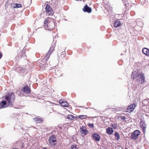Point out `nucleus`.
Listing matches in <instances>:
<instances>
[{"label":"nucleus","instance_id":"nucleus-1","mask_svg":"<svg viewBox=\"0 0 149 149\" xmlns=\"http://www.w3.org/2000/svg\"><path fill=\"white\" fill-rule=\"evenodd\" d=\"M5 99V100L2 101L0 103L1 106L0 109L13 105L15 100V96L14 93H11L8 95H6Z\"/></svg>","mask_w":149,"mask_h":149},{"label":"nucleus","instance_id":"nucleus-2","mask_svg":"<svg viewBox=\"0 0 149 149\" xmlns=\"http://www.w3.org/2000/svg\"><path fill=\"white\" fill-rule=\"evenodd\" d=\"M56 22L54 19L50 17H48L44 22V26L46 30L50 31L54 29Z\"/></svg>","mask_w":149,"mask_h":149},{"label":"nucleus","instance_id":"nucleus-3","mask_svg":"<svg viewBox=\"0 0 149 149\" xmlns=\"http://www.w3.org/2000/svg\"><path fill=\"white\" fill-rule=\"evenodd\" d=\"M49 143L51 146L55 145L57 143L56 137L54 135H52L49 139Z\"/></svg>","mask_w":149,"mask_h":149},{"label":"nucleus","instance_id":"nucleus-4","mask_svg":"<svg viewBox=\"0 0 149 149\" xmlns=\"http://www.w3.org/2000/svg\"><path fill=\"white\" fill-rule=\"evenodd\" d=\"M140 134V131L139 130H135L131 134V139L134 140L137 139Z\"/></svg>","mask_w":149,"mask_h":149},{"label":"nucleus","instance_id":"nucleus-5","mask_svg":"<svg viewBox=\"0 0 149 149\" xmlns=\"http://www.w3.org/2000/svg\"><path fill=\"white\" fill-rule=\"evenodd\" d=\"M144 74L143 73H139L138 77L136 79L137 81L141 84H142L144 82L145 77H144Z\"/></svg>","mask_w":149,"mask_h":149},{"label":"nucleus","instance_id":"nucleus-6","mask_svg":"<svg viewBox=\"0 0 149 149\" xmlns=\"http://www.w3.org/2000/svg\"><path fill=\"white\" fill-rule=\"evenodd\" d=\"M45 9L46 14L47 15H51L53 14L52 9L49 5H47Z\"/></svg>","mask_w":149,"mask_h":149},{"label":"nucleus","instance_id":"nucleus-7","mask_svg":"<svg viewBox=\"0 0 149 149\" xmlns=\"http://www.w3.org/2000/svg\"><path fill=\"white\" fill-rule=\"evenodd\" d=\"M54 49V47H50L48 53L47 54L46 56L45 57L44 59L45 60L47 61L49 58V56L51 54L53 51Z\"/></svg>","mask_w":149,"mask_h":149},{"label":"nucleus","instance_id":"nucleus-8","mask_svg":"<svg viewBox=\"0 0 149 149\" xmlns=\"http://www.w3.org/2000/svg\"><path fill=\"white\" fill-rule=\"evenodd\" d=\"M136 105L135 104H133L129 106L127 108V112H130L134 109Z\"/></svg>","mask_w":149,"mask_h":149},{"label":"nucleus","instance_id":"nucleus-9","mask_svg":"<svg viewBox=\"0 0 149 149\" xmlns=\"http://www.w3.org/2000/svg\"><path fill=\"white\" fill-rule=\"evenodd\" d=\"M59 102L62 107H68L69 106L67 102L64 101L62 100H60Z\"/></svg>","mask_w":149,"mask_h":149},{"label":"nucleus","instance_id":"nucleus-10","mask_svg":"<svg viewBox=\"0 0 149 149\" xmlns=\"http://www.w3.org/2000/svg\"><path fill=\"white\" fill-rule=\"evenodd\" d=\"M139 75V74L136 71L133 72L131 74V78L133 79L137 78L138 76Z\"/></svg>","mask_w":149,"mask_h":149},{"label":"nucleus","instance_id":"nucleus-11","mask_svg":"<svg viewBox=\"0 0 149 149\" xmlns=\"http://www.w3.org/2000/svg\"><path fill=\"white\" fill-rule=\"evenodd\" d=\"M83 10L84 12L91 13V12L92 10L90 7L86 5L85 6L84 8L83 9Z\"/></svg>","mask_w":149,"mask_h":149},{"label":"nucleus","instance_id":"nucleus-12","mask_svg":"<svg viewBox=\"0 0 149 149\" xmlns=\"http://www.w3.org/2000/svg\"><path fill=\"white\" fill-rule=\"evenodd\" d=\"M23 91L24 93L26 94H28L30 92V89L27 86H26L24 87Z\"/></svg>","mask_w":149,"mask_h":149},{"label":"nucleus","instance_id":"nucleus-13","mask_svg":"<svg viewBox=\"0 0 149 149\" xmlns=\"http://www.w3.org/2000/svg\"><path fill=\"white\" fill-rule=\"evenodd\" d=\"M93 139L96 141H99L100 140V136L97 134H93L92 135Z\"/></svg>","mask_w":149,"mask_h":149},{"label":"nucleus","instance_id":"nucleus-14","mask_svg":"<svg viewBox=\"0 0 149 149\" xmlns=\"http://www.w3.org/2000/svg\"><path fill=\"white\" fill-rule=\"evenodd\" d=\"M80 132L84 136L87 134L88 133V131L85 128H83L82 127L80 128Z\"/></svg>","mask_w":149,"mask_h":149},{"label":"nucleus","instance_id":"nucleus-15","mask_svg":"<svg viewBox=\"0 0 149 149\" xmlns=\"http://www.w3.org/2000/svg\"><path fill=\"white\" fill-rule=\"evenodd\" d=\"M113 132V129L110 127H108L106 129V132L109 135H111Z\"/></svg>","mask_w":149,"mask_h":149},{"label":"nucleus","instance_id":"nucleus-16","mask_svg":"<svg viewBox=\"0 0 149 149\" xmlns=\"http://www.w3.org/2000/svg\"><path fill=\"white\" fill-rule=\"evenodd\" d=\"M121 25V23L120 21L117 20L114 23V26L115 28L119 27Z\"/></svg>","mask_w":149,"mask_h":149},{"label":"nucleus","instance_id":"nucleus-17","mask_svg":"<svg viewBox=\"0 0 149 149\" xmlns=\"http://www.w3.org/2000/svg\"><path fill=\"white\" fill-rule=\"evenodd\" d=\"M142 51L143 53L147 56H149V49L146 48L143 49Z\"/></svg>","mask_w":149,"mask_h":149},{"label":"nucleus","instance_id":"nucleus-18","mask_svg":"<svg viewBox=\"0 0 149 149\" xmlns=\"http://www.w3.org/2000/svg\"><path fill=\"white\" fill-rule=\"evenodd\" d=\"M115 139L118 141L120 139V135L118 133L116 132L115 134Z\"/></svg>","mask_w":149,"mask_h":149},{"label":"nucleus","instance_id":"nucleus-19","mask_svg":"<svg viewBox=\"0 0 149 149\" xmlns=\"http://www.w3.org/2000/svg\"><path fill=\"white\" fill-rule=\"evenodd\" d=\"M35 121L38 122V123H40L42 121V120L41 118H39L37 117L34 119Z\"/></svg>","mask_w":149,"mask_h":149},{"label":"nucleus","instance_id":"nucleus-20","mask_svg":"<svg viewBox=\"0 0 149 149\" xmlns=\"http://www.w3.org/2000/svg\"><path fill=\"white\" fill-rule=\"evenodd\" d=\"M71 148L72 149H78V146L77 145H73L71 146Z\"/></svg>","mask_w":149,"mask_h":149},{"label":"nucleus","instance_id":"nucleus-21","mask_svg":"<svg viewBox=\"0 0 149 149\" xmlns=\"http://www.w3.org/2000/svg\"><path fill=\"white\" fill-rule=\"evenodd\" d=\"M140 125H141L142 128L144 129L146 128V126L143 123V122H140Z\"/></svg>","mask_w":149,"mask_h":149},{"label":"nucleus","instance_id":"nucleus-22","mask_svg":"<svg viewBox=\"0 0 149 149\" xmlns=\"http://www.w3.org/2000/svg\"><path fill=\"white\" fill-rule=\"evenodd\" d=\"M14 4L15 5V7H14L15 8H21L22 7V6L20 4L15 3Z\"/></svg>","mask_w":149,"mask_h":149},{"label":"nucleus","instance_id":"nucleus-23","mask_svg":"<svg viewBox=\"0 0 149 149\" xmlns=\"http://www.w3.org/2000/svg\"><path fill=\"white\" fill-rule=\"evenodd\" d=\"M67 118L70 120H72L74 119L73 116L71 115H69L67 116Z\"/></svg>","mask_w":149,"mask_h":149},{"label":"nucleus","instance_id":"nucleus-24","mask_svg":"<svg viewBox=\"0 0 149 149\" xmlns=\"http://www.w3.org/2000/svg\"><path fill=\"white\" fill-rule=\"evenodd\" d=\"M87 116L86 115H79L78 116V117L81 119H83L85 118Z\"/></svg>","mask_w":149,"mask_h":149},{"label":"nucleus","instance_id":"nucleus-25","mask_svg":"<svg viewBox=\"0 0 149 149\" xmlns=\"http://www.w3.org/2000/svg\"><path fill=\"white\" fill-rule=\"evenodd\" d=\"M66 56V53L65 52H63L61 53V56L62 58H63Z\"/></svg>","mask_w":149,"mask_h":149},{"label":"nucleus","instance_id":"nucleus-26","mask_svg":"<svg viewBox=\"0 0 149 149\" xmlns=\"http://www.w3.org/2000/svg\"><path fill=\"white\" fill-rule=\"evenodd\" d=\"M111 126L114 129H116L117 127V126L115 124H111Z\"/></svg>","mask_w":149,"mask_h":149},{"label":"nucleus","instance_id":"nucleus-27","mask_svg":"<svg viewBox=\"0 0 149 149\" xmlns=\"http://www.w3.org/2000/svg\"><path fill=\"white\" fill-rule=\"evenodd\" d=\"M88 126L90 127H93V126H94V125H93V124H89L88 125Z\"/></svg>","mask_w":149,"mask_h":149},{"label":"nucleus","instance_id":"nucleus-28","mask_svg":"<svg viewBox=\"0 0 149 149\" xmlns=\"http://www.w3.org/2000/svg\"><path fill=\"white\" fill-rule=\"evenodd\" d=\"M125 117L124 116L122 117L121 118L122 119H125Z\"/></svg>","mask_w":149,"mask_h":149},{"label":"nucleus","instance_id":"nucleus-29","mask_svg":"<svg viewBox=\"0 0 149 149\" xmlns=\"http://www.w3.org/2000/svg\"><path fill=\"white\" fill-rule=\"evenodd\" d=\"M2 54H0V58H1V57H2Z\"/></svg>","mask_w":149,"mask_h":149},{"label":"nucleus","instance_id":"nucleus-30","mask_svg":"<svg viewBox=\"0 0 149 149\" xmlns=\"http://www.w3.org/2000/svg\"><path fill=\"white\" fill-rule=\"evenodd\" d=\"M12 149H18L16 148H13Z\"/></svg>","mask_w":149,"mask_h":149},{"label":"nucleus","instance_id":"nucleus-31","mask_svg":"<svg viewBox=\"0 0 149 149\" xmlns=\"http://www.w3.org/2000/svg\"><path fill=\"white\" fill-rule=\"evenodd\" d=\"M125 149H128L127 148H126Z\"/></svg>","mask_w":149,"mask_h":149}]
</instances>
